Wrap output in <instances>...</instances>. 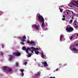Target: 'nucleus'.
I'll use <instances>...</instances> for the list:
<instances>
[{"label": "nucleus", "instance_id": "5701e85b", "mask_svg": "<svg viewBox=\"0 0 78 78\" xmlns=\"http://www.w3.org/2000/svg\"><path fill=\"white\" fill-rule=\"evenodd\" d=\"M20 71H21V73H23V71H24V69H20Z\"/></svg>", "mask_w": 78, "mask_h": 78}, {"label": "nucleus", "instance_id": "bb28decb", "mask_svg": "<svg viewBox=\"0 0 78 78\" xmlns=\"http://www.w3.org/2000/svg\"><path fill=\"white\" fill-rule=\"evenodd\" d=\"M1 45H2V48H4V44H2Z\"/></svg>", "mask_w": 78, "mask_h": 78}, {"label": "nucleus", "instance_id": "a211bd4d", "mask_svg": "<svg viewBox=\"0 0 78 78\" xmlns=\"http://www.w3.org/2000/svg\"><path fill=\"white\" fill-rule=\"evenodd\" d=\"M7 69H8L9 72H11L12 70L10 68H8Z\"/></svg>", "mask_w": 78, "mask_h": 78}, {"label": "nucleus", "instance_id": "2eb2a0df", "mask_svg": "<svg viewBox=\"0 0 78 78\" xmlns=\"http://www.w3.org/2000/svg\"><path fill=\"white\" fill-rule=\"evenodd\" d=\"M39 50V48H34V51H38Z\"/></svg>", "mask_w": 78, "mask_h": 78}, {"label": "nucleus", "instance_id": "72a5a7b5", "mask_svg": "<svg viewBox=\"0 0 78 78\" xmlns=\"http://www.w3.org/2000/svg\"><path fill=\"white\" fill-rule=\"evenodd\" d=\"M1 55H3V52H1Z\"/></svg>", "mask_w": 78, "mask_h": 78}, {"label": "nucleus", "instance_id": "4be33fe9", "mask_svg": "<svg viewBox=\"0 0 78 78\" xmlns=\"http://www.w3.org/2000/svg\"><path fill=\"white\" fill-rule=\"evenodd\" d=\"M15 63H16V67H17V66H18V65H19V64H18V62H16Z\"/></svg>", "mask_w": 78, "mask_h": 78}, {"label": "nucleus", "instance_id": "412c9836", "mask_svg": "<svg viewBox=\"0 0 78 78\" xmlns=\"http://www.w3.org/2000/svg\"><path fill=\"white\" fill-rule=\"evenodd\" d=\"M40 74H41V72H38L37 74H36L35 75H37V76L39 75Z\"/></svg>", "mask_w": 78, "mask_h": 78}, {"label": "nucleus", "instance_id": "c756f323", "mask_svg": "<svg viewBox=\"0 0 78 78\" xmlns=\"http://www.w3.org/2000/svg\"><path fill=\"white\" fill-rule=\"evenodd\" d=\"M21 75L23 76L24 75V73H22V74H21Z\"/></svg>", "mask_w": 78, "mask_h": 78}, {"label": "nucleus", "instance_id": "393cba45", "mask_svg": "<svg viewBox=\"0 0 78 78\" xmlns=\"http://www.w3.org/2000/svg\"><path fill=\"white\" fill-rule=\"evenodd\" d=\"M69 38H70V40H72V39H73V36H71L69 37Z\"/></svg>", "mask_w": 78, "mask_h": 78}, {"label": "nucleus", "instance_id": "473e14b6", "mask_svg": "<svg viewBox=\"0 0 78 78\" xmlns=\"http://www.w3.org/2000/svg\"><path fill=\"white\" fill-rule=\"evenodd\" d=\"M67 66V64H65L63 65V66Z\"/></svg>", "mask_w": 78, "mask_h": 78}, {"label": "nucleus", "instance_id": "f03ea898", "mask_svg": "<svg viewBox=\"0 0 78 78\" xmlns=\"http://www.w3.org/2000/svg\"><path fill=\"white\" fill-rule=\"evenodd\" d=\"M28 50L30 51H31V52L33 53V51L34 50V48L33 47H32L31 48H27V49L26 50V52L27 53H28Z\"/></svg>", "mask_w": 78, "mask_h": 78}, {"label": "nucleus", "instance_id": "c03bdc74", "mask_svg": "<svg viewBox=\"0 0 78 78\" xmlns=\"http://www.w3.org/2000/svg\"><path fill=\"white\" fill-rule=\"evenodd\" d=\"M76 36H78V34H76Z\"/></svg>", "mask_w": 78, "mask_h": 78}, {"label": "nucleus", "instance_id": "79ce46f5", "mask_svg": "<svg viewBox=\"0 0 78 78\" xmlns=\"http://www.w3.org/2000/svg\"><path fill=\"white\" fill-rule=\"evenodd\" d=\"M19 39H21V37H19Z\"/></svg>", "mask_w": 78, "mask_h": 78}, {"label": "nucleus", "instance_id": "7c9ffc66", "mask_svg": "<svg viewBox=\"0 0 78 78\" xmlns=\"http://www.w3.org/2000/svg\"><path fill=\"white\" fill-rule=\"evenodd\" d=\"M65 20H66V18H62V20L64 21Z\"/></svg>", "mask_w": 78, "mask_h": 78}, {"label": "nucleus", "instance_id": "20e7f679", "mask_svg": "<svg viewBox=\"0 0 78 78\" xmlns=\"http://www.w3.org/2000/svg\"><path fill=\"white\" fill-rule=\"evenodd\" d=\"M38 19L39 21H40L41 22L44 21V18H43L42 16L40 15L38 16Z\"/></svg>", "mask_w": 78, "mask_h": 78}, {"label": "nucleus", "instance_id": "f8f14e48", "mask_svg": "<svg viewBox=\"0 0 78 78\" xmlns=\"http://www.w3.org/2000/svg\"><path fill=\"white\" fill-rule=\"evenodd\" d=\"M13 57H14L12 55L10 56V57L9 58V61H11V60H12Z\"/></svg>", "mask_w": 78, "mask_h": 78}, {"label": "nucleus", "instance_id": "2f4dec72", "mask_svg": "<svg viewBox=\"0 0 78 78\" xmlns=\"http://www.w3.org/2000/svg\"><path fill=\"white\" fill-rule=\"evenodd\" d=\"M27 43H28V44H29V43H30V41H27Z\"/></svg>", "mask_w": 78, "mask_h": 78}, {"label": "nucleus", "instance_id": "423d86ee", "mask_svg": "<svg viewBox=\"0 0 78 78\" xmlns=\"http://www.w3.org/2000/svg\"><path fill=\"white\" fill-rule=\"evenodd\" d=\"M13 54L14 55H15L16 56H20V55H21V54H20L19 52L14 53Z\"/></svg>", "mask_w": 78, "mask_h": 78}, {"label": "nucleus", "instance_id": "37998d69", "mask_svg": "<svg viewBox=\"0 0 78 78\" xmlns=\"http://www.w3.org/2000/svg\"><path fill=\"white\" fill-rule=\"evenodd\" d=\"M72 14H73V12H72Z\"/></svg>", "mask_w": 78, "mask_h": 78}, {"label": "nucleus", "instance_id": "dca6fc26", "mask_svg": "<svg viewBox=\"0 0 78 78\" xmlns=\"http://www.w3.org/2000/svg\"><path fill=\"white\" fill-rule=\"evenodd\" d=\"M22 49L23 50H27V49L24 46L22 48Z\"/></svg>", "mask_w": 78, "mask_h": 78}, {"label": "nucleus", "instance_id": "e433bc0d", "mask_svg": "<svg viewBox=\"0 0 78 78\" xmlns=\"http://www.w3.org/2000/svg\"><path fill=\"white\" fill-rule=\"evenodd\" d=\"M62 17H64V18H65V15H63L62 16Z\"/></svg>", "mask_w": 78, "mask_h": 78}, {"label": "nucleus", "instance_id": "6e6552de", "mask_svg": "<svg viewBox=\"0 0 78 78\" xmlns=\"http://www.w3.org/2000/svg\"><path fill=\"white\" fill-rule=\"evenodd\" d=\"M62 38H64V37L63 35H61L60 36V40L61 42H62Z\"/></svg>", "mask_w": 78, "mask_h": 78}, {"label": "nucleus", "instance_id": "aec40b11", "mask_svg": "<svg viewBox=\"0 0 78 78\" xmlns=\"http://www.w3.org/2000/svg\"><path fill=\"white\" fill-rule=\"evenodd\" d=\"M73 51H78V49H77L75 48H73Z\"/></svg>", "mask_w": 78, "mask_h": 78}, {"label": "nucleus", "instance_id": "cd10ccee", "mask_svg": "<svg viewBox=\"0 0 78 78\" xmlns=\"http://www.w3.org/2000/svg\"><path fill=\"white\" fill-rule=\"evenodd\" d=\"M70 23H72L73 22V20H71L70 21Z\"/></svg>", "mask_w": 78, "mask_h": 78}, {"label": "nucleus", "instance_id": "ddd939ff", "mask_svg": "<svg viewBox=\"0 0 78 78\" xmlns=\"http://www.w3.org/2000/svg\"><path fill=\"white\" fill-rule=\"evenodd\" d=\"M41 22H43V23H42L41 24V26L42 28H44V26L45 25V24L44 23V21H41Z\"/></svg>", "mask_w": 78, "mask_h": 78}, {"label": "nucleus", "instance_id": "f3484780", "mask_svg": "<svg viewBox=\"0 0 78 78\" xmlns=\"http://www.w3.org/2000/svg\"><path fill=\"white\" fill-rule=\"evenodd\" d=\"M59 9L60 10V12H62V11H63V9L60 8V7H59Z\"/></svg>", "mask_w": 78, "mask_h": 78}, {"label": "nucleus", "instance_id": "c85d7f7f", "mask_svg": "<svg viewBox=\"0 0 78 78\" xmlns=\"http://www.w3.org/2000/svg\"><path fill=\"white\" fill-rule=\"evenodd\" d=\"M27 62H24V65H25V66H26V65H27Z\"/></svg>", "mask_w": 78, "mask_h": 78}, {"label": "nucleus", "instance_id": "1a4fd4ad", "mask_svg": "<svg viewBox=\"0 0 78 78\" xmlns=\"http://www.w3.org/2000/svg\"><path fill=\"white\" fill-rule=\"evenodd\" d=\"M41 56L42 57V58H43V59H45V58L46 56L45 55H44L43 52L41 53Z\"/></svg>", "mask_w": 78, "mask_h": 78}, {"label": "nucleus", "instance_id": "49530a36", "mask_svg": "<svg viewBox=\"0 0 78 78\" xmlns=\"http://www.w3.org/2000/svg\"><path fill=\"white\" fill-rule=\"evenodd\" d=\"M1 12H0V16L1 15V13H0Z\"/></svg>", "mask_w": 78, "mask_h": 78}, {"label": "nucleus", "instance_id": "0eeeda50", "mask_svg": "<svg viewBox=\"0 0 78 78\" xmlns=\"http://www.w3.org/2000/svg\"><path fill=\"white\" fill-rule=\"evenodd\" d=\"M22 39H21V41L22 42H25L26 41V39H27V37H26V36H23V37H22Z\"/></svg>", "mask_w": 78, "mask_h": 78}, {"label": "nucleus", "instance_id": "39448f33", "mask_svg": "<svg viewBox=\"0 0 78 78\" xmlns=\"http://www.w3.org/2000/svg\"><path fill=\"white\" fill-rule=\"evenodd\" d=\"M32 27L33 28H35V29H36L37 30H39V28L40 27L39 26V25H38L37 26V25H36V24H35L33 25Z\"/></svg>", "mask_w": 78, "mask_h": 78}, {"label": "nucleus", "instance_id": "c9c22d12", "mask_svg": "<svg viewBox=\"0 0 78 78\" xmlns=\"http://www.w3.org/2000/svg\"><path fill=\"white\" fill-rule=\"evenodd\" d=\"M72 19H74V18H73V16H72Z\"/></svg>", "mask_w": 78, "mask_h": 78}, {"label": "nucleus", "instance_id": "f257e3e1", "mask_svg": "<svg viewBox=\"0 0 78 78\" xmlns=\"http://www.w3.org/2000/svg\"><path fill=\"white\" fill-rule=\"evenodd\" d=\"M72 2H74L75 3H76V5L73 3V2H71L69 4V5L70 7H71V8H72L73 7L72 6L70 5V4H72V5H74L75 6H76L78 8V1H75L74 0H73Z\"/></svg>", "mask_w": 78, "mask_h": 78}, {"label": "nucleus", "instance_id": "a878e982", "mask_svg": "<svg viewBox=\"0 0 78 78\" xmlns=\"http://www.w3.org/2000/svg\"><path fill=\"white\" fill-rule=\"evenodd\" d=\"M20 44L21 45H25V43L23 42H20Z\"/></svg>", "mask_w": 78, "mask_h": 78}, {"label": "nucleus", "instance_id": "a19ab883", "mask_svg": "<svg viewBox=\"0 0 78 78\" xmlns=\"http://www.w3.org/2000/svg\"><path fill=\"white\" fill-rule=\"evenodd\" d=\"M76 28H78V26H76Z\"/></svg>", "mask_w": 78, "mask_h": 78}, {"label": "nucleus", "instance_id": "b1692460", "mask_svg": "<svg viewBox=\"0 0 78 78\" xmlns=\"http://www.w3.org/2000/svg\"><path fill=\"white\" fill-rule=\"evenodd\" d=\"M7 69V67H4L3 68V70H6Z\"/></svg>", "mask_w": 78, "mask_h": 78}, {"label": "nucleus", "instance_id": "58836bf2", "mask_svg": "<svg viewBox=\"0 0 78 78\" xmlns=\"http://www.w3.org/2000/svg\"><path fill=\"white\" fill-rule=\"evenodd\" d=\"M76 21H74V23H76Z\"/></svg>", "mask_w": 78, "mask_h": 78}, {"label": "nucleus", "instance_id": "a18cd8bd", "mask_svg": "<svg viewBox=\"0 0 78 78\" xmlns=\"http://www.w3.org/2000/svg\"><path fill=\"white\" fill-rule=\"evenodd\" d=\"M76 25V24H74V25Z\"/></svg>", "mask_w": 78, "mask_h": 78}, {"label": "nucleus", "instance_id": "9d476101", "mask_svg": "<svg viewBox=\"0 0 78 78\" xmlns=\"http://www.w3.org/2000/svg\"><path fill=\"white\" fill-rule=\"evenodd\" d=\"M42 64H44L43 65V66H48L47 62H42Z\"/></svg>", "mask_w": 78, "mask_h": 78}, {"label": "nucleus", "instance_id": "ea45409f", "mask_svg": "<svg viewBox=\"0 0 78 78\" xmlns=\"http://www.w3.org/2000/svg\"><path fill=\"white\" fill-rule=\"evenodd\" d=\"M66 13L67 14H69V12H67Z\"/></svg>", "mask_w": 78, "mask_h": 78}, {"label": "nucleus", "instance_id": "de8ad7c7", "mask_svg": "<svg viewBox=\"0 0 78 78\" xmlns=\"http://www.w3.org/2000/svg\"><path fill=\"white\" fill-rule=\"evenodd\" d=\"M77 16H78V14H77Z\"/></svg>", "mask_w": 78, "mask_h": 78}, {"label": "nucleus", "instance_id": "9b49d317", "mask_svg": "<svg viewBox=\"0 0 78 78\" xmlns=\"http://www.w3.org/2000/svg\"><path fill=\"white\" fill-rule=\"evenodd\" d=\"M35 43V42L34 41H32L30 42V44H32V45L34 46L36 45V44H34Z\"/></svg>", "mask_w": 78, "mask_h": 78}, {"label": "nucleus", "instance_id": "4468645a", "mask_svg": "<svg viewBox=\"0 0 78 78\" xmlns=\"http://www.w3.org/2000/svg\"><path fill=\"white\" fill-rule=\"evenodd\" d=\"M32 55H33V54H32V53H29V55L28 56V58H30V57H31Z\"/></svg>", "mask_w": 78, "mask_h": 78}, {"label": "nucleus", "instance_id": "f704fd0d", "mask_svg": "<svg viewBox=\"0 0 78 78\" xmlns=\"http://www.w3.org/2000/svg\"><path fill=\"white\" fill-rule=\"evenodd\" d=\"M58 70H59V68H58V69H56V71H58Z\"/></svg>", "mask_w": 78, "mask_h": 78}, {"label": "nucleus", "instance_id": "6ab92c4d", "mask_svg": "<svg viewBox=\"0 0 78 78\" xmlns=\"http://www.w3.org/2000/svg\"><path fill=\"white\" fill-rule=\"evenodd\" d=\"M35 53L36 55H39V52L38 51H35Z\"/></svg>", "mask_w": 78, "mask_h": 78}, {"label": "nucleus", "instance_id": "7ed1b4c3", "mask_svg": "<svg viewBox=\"0 0 78 78\" xmlns=\"http://www.w3.org/2000/svg\"><path fill=\"white\" fill-rule=\"evenodd\" d=\"M66 30L67 32L70 33V32H72L73 31V28L72 27H66Z\"/></svg>", "mask_w": 78, "mask_h": 78}, {"label": "nucleus", "instance_id": "4c0bfd02", "mask_svg": "<svg viewBox=\"0 0 78 78\" xmlns=\"http://www.w3.org/2000/svg\"><path fill=\"white\" fill-rule=\"evenodd\" d=\"M76 46H78V44H76Z\"/></svg>", "mask_w": 78, "mask_h": 78}]
</instances>
